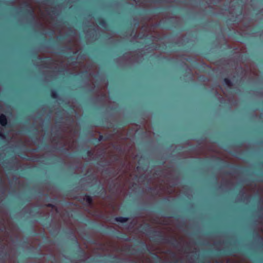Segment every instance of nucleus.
Here are the masks:
<instances>
[{
  "instance_id": "obj_21",
  "label": "nucleus",
  "mask_w": 263,
  "mask_h": 263,
  "mask_svg": "<svg viewBox=\"0 0 263 263\" xmlns=\"http://www.w3.org/2000/svg\"><path fill=\"white\" fill-rule=\"evenodd\" d=\"M36 58H37V60H40L41 63H42L43 64H47V62L46 61V60H49L50 61L52 60V59L50 58H49V57H46L45 58H41V57L37 56L36 57Z\"/></svg>"
},
{
  "instance_id": "obj_11",
  "label": "nucleus",
  "mask_w": 263,
  "mask_h": 263,
  "mask_svg": "<svg viewBox=\"0 0 263 263\" xmlns=\"http://www.w3.org/2000/svg\"><path fill=\"white\" fill-rule=\"evenodd\" d=\"M97 21L101 26L104 28H107V23L105 19L101 17H99L97 18Z\"/></svg>"
},
{
  "instance_id": "obj_58",
  "label": "nucleus",
  "mask_w": 263,
  "mask_h": 263,
  "mask_svg": "<svg viewBox=\"0 0 263 263\" xmlns=\"http://www.w3.org/2000/svg\"><path fill=\"white\" fill-rule=\"evenodd\" d=\"M50 257H52L53 259H55V257L53 256H51Z\"/></svg>"
},
{
  "instance_id": "obj_10",
  "label": "nucleus",
  "mask_w": 263,
  "mask_h": 263,
  "mask_svg": "<svg viewBox=\"0 0 263 263\" xmlns=\"http://www.w3.org/2000/svg\"><path fill=\"white\" fill-rule=\"evenodd\" d=\"M40 220L41 221L42 225L46 226L47 228H49L50 227L51 221L48 218H44L42 216Z\"/></svg>"
},
{
  "instance_id": "obj_41",
  "label": "nucleus",
  "mask_w": 263,
  "mask_h": 263,
  "mask_svg": "<svg viewBox=\"0 0 263 263\" xmlns=\"http://www.w3.org/2000/svg\"><path fill=\"white\" fill-rule=\"evenodd\" d=\"M236 49H237V48H235L234 50H231V51H230V53H231V54H233V53H234V50H236Z\"/></svg>"
},
{
  "instance_id": "obj_20",
  "label": "nucleus",
  "mask_w": 263,
  "mask_h": 263,
  "mask_svg": "<svg viewBox=\"0 0 263 263\" xmlns=\"http://www.w3.org/2000/svg\"><path fill=\"white\" fill-rule=\"evenodd\" d=\"M141 227H142V230L144 232H149L150 233V231H151V230H150V229H151L150 225L148 223L145 224L143 226H141Z\"/></svg>"
},
{
  "instance_id": "obj_55",
  "label": "nucleus",
  "mask_w": 263,
  "mask_h": 263,
  "mask_svg": "<svg viewBox=\"0 0 263 263\" xmlns=\"http://www.w3.org/2000/svg\"><path fill=\"white\" fill-rule=\"evenodd\" d=\"M97 164H98V165H99L102 166V165L100 164V162H98V163H97Z\"/></svg>"
},
{
  "instance_id": "obj_16",
  "label": "nucleus",
  "mask_w": 263,
  "mask_h": 263,
  "mask_svg": "<svg viewBox=\"0 0 263 263\" xmlns=\"http://www.w3.org/2000/svg\"><path fill=\"white\" fill-rule=\"evenodd\" d=\"M115 221L118 222L124 223L127 221L128 218L127 217H124L122 216L117 217L115 219Z\"/></svg>"
},
{
  "instance_id": "obj_25",
  "label": "nucleus",
  "mask_w": 263,
  "mask_h": 263,
  "mask_svg": "<svg viewBox=\"0 0 263 263\" xmlns=\"http://www.w3.org/2000/svg\"><path fill=\"white\" fill-rule=\"evenodd\" d=\"M88 177L89 180H91L93 181H97V177L96 176H95L94 175H93L92 174L89 175L88 176Z\"/></svg>"
},
{
  "instance_id": "obj_4",
  "label": "nucleus",
  "mask_w": 263,
  "mask_h": 263,
  "mask_svg": "<svg viewBox=\"0 0 263 263\" xmlns=\"http://www.w3.org/2000/svg\"><path fill=\"white\" fill-rule=\"evenodd\" d=\"M164 46H165V48L163 47L162 49L168 51H177L181 49L180 43L178 42L170 44L168 46L164 44Z\"/></svg>"
},
{
  "instance_id": "obj_2",
  "label": "nucleus",
  "mask_w": 263,
  "mask_h": 263,
  "mask_svg": "<svg viewBox=\"0 0 263 263\" xmlns=\"http://www.w3.org/2000/svg\"><path fill=\"white\" fill-rule=\"evenodd\" d=\"M149 236L154 242L170 244L175 248H177L181 245V242L176 238L174 237L171 238L166 237L162 235V233L160 231H151Z\"/></svg>"
},
{
  "instance_id": "obj_45",
  "label": "nucleus",
  "mask_w": 263,
  "mask_h": 263,
  "mask_svg": "<svg viewBox=\"0 0 263 263\" xmlns=\"http://www.w3.org/2000/svg\"><path fill=\"white\" fill-rule=\"evenodd\" d=\"M164 201L165 202H168V201H170V200L168 199V198H166L164 199Z\"/></svg>"
},
{
  "instance_id": "obj_24",
  "label": "nucleus",
  "mask_w": 263,
  "mask_h": 263,
  "mask_svg": "<svg viewBox=\"0 0 263 263\" xmlns=\"http://www.w3.org/2000/svg\"><path fill=\"white\" fill-rule=\"evenodd\" d=\"M151 45L152 47L154 48L155 49H160L161 48V46L159 44H155V43H152L151 44Z\"/></svg>"
},
{
  "instance_id": "obj_13",
  "label": "nucleus",
  "mask_w": 263,
  "mask_h": 263,
  "mask_svg": "<svg viewBox=\"0 0 263 263\" xmlns=\"http://www.w3.org/2000/svg\"><path fill=\"white\" fill-rule=\"evenodd\" d=\"M7 118L4 114L0 115V124L2 126L6 127L7 125Z\"/></svg>"
},
{
  "instance_id": "obj_12",
  "label": "nucleus",
  "mask_w": 263,
  "mask_h": 263,
  "mask_svg": "<svg viewBox=\"0 0 263 263\" xmlns=\"http://www.w3.org/2000/svg\"><path fill=\"white\" fill-rule=\"evenodd\" d=\"M112 135L110 134L105 135L104 136L100 135L97 140V143H99L101 141H106L108 140H110L112 138Z\"/></svg>"
},
{
  "instance_id": "obj_19",
  "label": "nucleus",
  "mask_w": 263,
  "mask_h": 263,
  "mask_svg": "<svg viewBox=\"0 0 263 263\" xmlns=\"http://www.w3.org/2000/svg\"><path fill=\"white\" fill-rule=\"evenodd\" d=\"M83 154L84 156H92L93 155V153L89 148L85 149L83 151Z\"/></svg>"
},
{
  "instance_id": "obj_14",
  "label": "nucleus",
  "mask_w": 263,
  "mask_h": 263,
  "mask_svg": "<svg viewBox=\"0 0 263 263\" xmlns=\"http://www.w3.org/2000/svg\"><path fill=\"white\" fill-rule=\"evenodd\" d=\"M223 167H230L232 170H233L234 171H237L238 170L242 168V167L241 166L237 165H232L228 163H225L223 165Z\"/></svg>"
},
{
  "instance_id": "obj_52",
  "label": "nucleus",
  "mask_w": 263,
  "mask_h": 263,
  "mask_svg": "<svg viewBox=\"0 0 263 263\" xmlns=\"http://www.w3.org/2000/svg\"><path fill=\"white\" fill-rule=\"evenodd\" d=\"M58 38L60 40H63V37H58Z\"/></svg>"
},
{
  "instance_id": "obj_32",
  "label": "nucleus",
  "mask_w": 263,
  "mask_h": 263,
  "mask_svg": "<svg viewBox=\"0 0 263 263\" xmlns=\"http://www.w3.org/2000/svg\"><path fill=\"white\" fill-rule=\"evenodd\" d=\"M47 207L53 208H54V205L51 203H48L46 205Z\"/></svg>"
},
{
  "instance_id": "obj_44",
  "label": "nucleus",
  "mask_w": 263,
  "mask_h": 263,
  "mask_svg": "<svg viewBox=\"0 0 263 263\" xmlns=\"http://www.w3.org/2000/svg\"><path fill=\"white\" fill-rule=\"evenodd\" d=\"M241 154V153H240V152H238V153H237V154H233V155H234V156H236V157H238V156H239V155H238V154Z\"/></svg>"
},
{
  "instance_id": "obj_31",
  "label": "nucleus",
  "mask_w": 263,
  "mask_h": 263,
  "mask_svg": "<svg viewBox=\"0 0 263 263\" xmlns=\"http://www.w3.org/2000/svg\"><path fill=\"white\" fill-rule=\"evenodd\" d=\"M41 256L42 254L40 253H37V254L34 255V257L36 258L41 257Z\"/></svg>"
},
{
  "instance_id": "obj_38",
  "label": "nucleus",
  "mask_w": 263,
  "mask_h": 263,
  "mask_svg": "<svg viewBox=\"0 0 263 263\" xmlns=\"http://www.w3.org/2000/svg\"><path fill=\"white\" fill-rule=\"evenodd\" d=\"M184 50H185V51H190V50H191V48H189V47H188V46H187V47H184Z\"/></svg>"
},
{
  "instance_id": "obj_30",
  "label": "nucleus",
  "mask_w": 263,
  "mask_h": 263,
  "mask_svg": "<svg viewBox=\"0 0 263 263\" xmlns=\"http://www.w3.org/2000/svg\"><path fill=\"white\" fill-rule=\"evenodd\" d=\"M65 47H62L61 48L59 49L60 51L59 52L60 53H64V49Z\"/></svg>"
},
{
  "instance_id": "obj_7",
  "label": "nucleus",
  "mask_w": 263,
  "mask_h": 263,
  "mask_svg": "<svg viewBox=\"0 0 263 263\" xmlns=\"http://www.w3.org/2000/svg\"><path fill=\"white\" fill-rule=\"evenodd\" d=\"M72 240L73 241V243L78 248L79 250L77 251L78 253H79V254H78V257L79 256H83L85 254L84 251L81 249L80 244L76 237H73L72 239Z\"/></svg>"
},
{
  "instance_id": "obj_51",
  "label": "nucleus",
  "mask_w": 263,
  "mask_h": 263,
  "mask_svg": "<svg viewBox=\"0 0 263 263\" xmlns=\"http://www.w3.org/2000/svg\"><path fill=\"white\" fill-rule=\"evenodd\" d=\"M161 172V171H157V172L156 173V175H158L159 174V172Z\"/></svg>"
},
{
  "instance_id": "obj_59",
  "label": "nucleus",
  "mask_w": 263,
  "mask_h": 263,
  "mask_svg": "<svg viewBox=\"0 0 263 263\" xmlns=\"http://www.w3.org/2000/svg\"><path fill=\"white\" fill-rule=\"evenodd\" d=\"M2 190H3V191H2V192L3 193H4V190L3 189Z\"/></svg>"
},
{
  "instance_id": "obj_15",
  "label": "nucleus",
  "mask_w": 263,
  "mask_h": 263,
  "mask_svg": "<svg viewBox=\"0 0 263 263\" xmlns=\"http://www.w3.org/2000/svg\"><path fill=\"white\" fill-rule=\"evenodd\" d=\"M229 35L230 36H233L234 38L238 40L240 39V37H242L243 36L242 34L241 33L236 31H233Z\"/></svg>"
},
{
  "instance_id": "obj_3",
  "label": "nucleus",
  "mask_w": 263,
  "mask_h": 263,
  "mask_svg": "<svg viewBox=\"0 0 263 263\" xmlns=\"http://www.w3.org/2000/svg\"><path fill=\"white\" fill-rule=\"evenodd\" d=\"M241 252L244 255H246L248 258H252L253 254L245 251H241L236 248H232L231 249H222L216 251L215 255L217 256H220L222 255H231L233 253L236 252Z\"/></svg>"
},
{
  "instance_id": "obj_50",
  "label": "nucleus",
  "mask_w": 263,
  "mask_h": 263,
  "mask_svg": "<svg viewBox=\"0 0 263 263\" xmlns=\"http://www.w3.org/2000/svg\"><path fill=\"white\" fill-rule=\"evenodd\" d=\"M65 71V69H64V68H62V69H61L60 70V72H63V71Z\"/></svg>"
},
{
  "instance_id": "obj_42",
  "label": "nucleus",
  "mask_w": 263,
  "mask_h": 263,
  "mask_svg": "<svg viewBox=\"0 0 263 263\" xmlns=\"http://www.w3.org/2000/svg\"><path fill=\"white\" fill-rule=\"evenodd\" d=\"M89 241L93 244L96 243V241L94 240H90Z\"/></svg>"
},
{
  "instance_id": "obj_29",
  "label": "nucleus",
  "mask_w": 263,
  "mask_h": 263,
  "mask_svg": "<svg viewBox=\"0 0 263 263\" xmlns=\"http://www.w3.org/2000/svg\"><path fill=\"white\" fill-rule=\"evenodd\" d=\"M115 148L116 149H117L120 152H121L122 149L121 146L120 145H118V146H116Z\"/></svg>"
},
{
  "instance_id": "obj_28",
  "label": "nucleus",
  "mask_w": 263,
  "mask_h": 263,
  "mask_svg": "<svg viewBox=\"0 0 263 263\" xmlns=\"http://www.w3.org/2000/svg\"><path fill=\"white\" fill-rule=\"evenodd\" d=\"M139 179L144 181L146 179V176L144 174L141 175L139 176Z\"/></svg>"
},
{
  "instance_id": "obj_6",
  "label": "nucleus",
  "mask_w": 263,
  "mask_h": 263,
  "mask_svg": "<svg viewBox=\"0 0 263 263\" xmlns=\"http://www.w3.org/2000/svg\"><path fill=\"white\" fill-rule=\"evenodd\" d=\"M137 245H140V247L138 249L137 252L140 253H145L149 252V249L147 245L143 241H138Z\"/></svg>"
},
{
  "instance_id": "obj_9",
  "label": "nucleus",
  "mask_w": 263,
  "mask_h": 263,
  "mask_svg": "<svg viewBox=\"0 0 263 263\" xmlns=\"http://www.w3.org/2000/svg\"><path fill=\"white\" fill-rule=\"evenodd\" d=\"M83 200L86 202L88 206H91L93 204V199L92 197L87 194H84Z\"/></svg>"
},
{
  "instance_id": "obj_53",
  "label": "nucleus",
  "mask_w": 263,
  "mask_h": 263,
  "mask_svg": "<svg viewBox=\"0 0 263 263\" xmlns=\"http://www.w3.org/2000/svg\"><path fill=\"white\" fill-rule=\"evenodd\" d=\"M32 151L36 152V151H37V149H33Z\"/></svg>"
},
{
  "instance_id": "obj_17",
  "label": "nucleus",
  "mask_w": 263,
  "mask_h": 263,
  "mask_svg": "<svg viewBox=\"0 0 263 263\" xmlns=\"http://www.w3.org/2000/svg\"><path fill=\"white\" fill-rule=\"evenodd\" d=\"M50 95L52 99H58L59 97V93L56 90L53 89L50 91Z\"/></svg>"
},
{
  "instance_id": "obj_40",
  "label": "nucleus",
  "mask_w": 263,
  "mask_h": 263,
  "mask_svg": "<svg viewBox=\"0 0 263 263\" xmlns=\"http://www.w3.org/2000/svg\"><path fill=\"white\" fill-rule=\"evenodd\" d=\"M69 110H70V111L72 112V111H73V110H74V108H73V107H72V106H70V107H69Z\"/></svg>"
},
{
  "instance_id": "obj_56",
  "label": "nucleus",
  "mask_w": 263,
  "mask_h": 263,
  "mask_svg": "<svg viewBox=\"0 0 263 263\" xmlns=\"http://www.w3.org/2000/svg\"><path fill=\"white\" fill-rule=\"evenodd\" d=\"M69 234H72V232L71 231H69Z\"/></svg>"
},
{
  "instance_id": "obj_54",
  "label": "nucleus",
  "mask_w": 263,
  "mask_h": 263,
  "mask_svg": "<svg viewBox=\"0 0 263 263\" xmlns=\"http://www.w3.org/2000/svg\"><path fill=\"white\" fill-rule=\"evenodd\" d=\"M161 164H164L165 163V161H162V162H160Z\"/></svg>"
},
{
  "instance_id": "obj_34",
  "label": "nucleus",
  "mask_w": 263,
  "mask_h": 263,
  "mask_svg": "<svg viewBox=\"0 0 263 263\" xmlns=\"http://www.w3.org/2000/svg\"><path fill=\"white\" fill-rule=\"evenodd\" d=\"M114 160L115 161H118L119 160V158L117 156H115L114 157Z\"/></svg>"
},
{
  "instance_id": "obj_37",
  "label": "nucleus",
  "mask_w": 263,
  "mask_h": 263,
  "mask_svg": "<svg viewBox=\"0 0 263 263\" xmlns=\"http://www.w3.org/2000/svg\"><path fill=\"white\" fill-rule=\"evenodd\" d=\"M3 184H4V182H3V179L1 177H0V184L3 185Z\"/></svg>"
},
{
  "instance_id": "obj_33",
  "label": "nucleus",
  "mask_w": 263,
  "mask_h": 263,
  "mask_svg": "<svg viewBox=\"0 0 263 263\" xmlns=\"http://www.w3.org/2000/svg\"><path fill=\"white\" fill-rule=\"evenodd\" d=\"M98 138H93V143L94 144H98L99 143H97V140H98Z\"/></svg>"
},
{
  "instance_id": "obj_8",
  "label": "nucleus",
  "mask_w": 263,
  "mask_h": 263,
  "mask_svg": "<svg viewBox=\"0 0 263 263\" xmlns=\"http://www.w3.org/2000/svg\"><path fill=\"white\" fill-rule=\"evenodd\" d=\"M97 188V190L93 192V194L106 195V191L102 184L98 185Z\"/></svg>"
},
{
  "instance_id": "obj_47",
  "label": "nucleus",
  "mask_w": 263,
  "mask_h": 263,
  "mask_svg": "<svg viewBox=\"0 0 263 263\" xmlns=\"http://www.w3.org/2000/svg\"><path fill=\"white\" fill-rule=\"evenodd\" d=\"M53 33H54V31L52 30L50 32V34L52 35L53 34Z\"/></svg>"
},
{
  "instance_id": "obj_23",
  "label": "nucleus",
  "mask_w": 263,
  "mask_h": 263,
  "mask_svg": "<svg viewBox=\"0 0 263 263\" xmlns=\"http://www.w3.org/2000/svg\"><path fill=\"white\" fill-rule=\"evenodd\" d=\"M55 149L59 150L63 153H66L68 151V149L67 148H66L64 147V146H62L61 147H55Z\"/></svg>"
},
{
  "instance_id": "obj_18",
  "label": "nucleus",
  "mask_w": 263,
  "mask_h": 263,
  "mask_svg": "<svg viewBox=\"0 0 263 263\" xmlns=\"http://www.w3.org/2000/svg\"><path fill=\"white\" fill-rule=\"evenodd\" d=\"M223 81L225 83V84L228 86L229 87L231 88L232 86H233V82L231 81V80L228 78H226L224 79L223 80Z\"/></svg>"
},
{
  "instance_id": "obj_36",
  "label": "nucleus",
  "mask_w": 263,
  "mask_h": 263,
  "mask_svg": "<svg viewBox=\"0 0 263 263\" xmlns=\"http://www.w3.org/2000/svg\"><path fill=\"white\" fill-rule=\"evenodd\" d=\"M51 13H52L53 14H55L56 12H55V8L52 9L51 10Z\"/></svg>"
},
{
  "instance_id": "obj_49",
  "label": "nucleus",
  "mask_w": 263,
  "mask_h": 263,
  "mask_svg": "<svg viewBox=\"0 0 263 263\" xmlns=\"http://www.w3.org/2000/svg\"><path fill=\"white\" fill-rule=\"evenodd\" d=\"M256 236H257V237H258L259 238H261V237L260 236V235H259V234H258V233H256Z\"/></svg>"
},
{
  "instance_id": "obj_60",
  "label": "nucleus",
  "mask_w": 263,
  "mask_h": 263,
  "mask_svg": "<svg viewBox=\"0 0 263 263\" xmlns=\"http://www.w3.org/2000/svg\"><path fill=\"white\" fill-rule=\"evenodd\" d=\"M218 160H221L220 158H217Z\"/></svg>"
},
{
  "instance_id": "obj_1",
  "label": "nucleus",
  "mask_w": 263,
  "mask_h": 263,
  "mask_svg": "<svg viewBox=\"0 0 263 263\" xmlns=\"http://www.w3.org/2000/svg\"><path fill=\"white\" fill-rule=\"evenodd\" d=\"M77 218H78V219L81 221H88L90 225L89 227L92 229H98L100 232L104 233L110 234L117 238L123 239L126 241H129L130 240L129 238L126 236V235L123 233L122 232L119 231L108 230V227L104 228L103 227V226H100V224L96 223L93 221H91L88 219H86L85 217L81 213H78L77 214Z\"/></svg>"
},
{
  "instance_id": "obj_35",
  "label": "nucleus",
  "mask_w": 263,
  "mask_h": 263,
  "mask_svg": "<svg viewBox=\"0 0 263 263\" xmlns=\"http://www.w3.org/2000/svg\"><path fill=\"white\" fill-rule=\"evenodd\" d=\"M63 119V118L62 117H60L58 120H57V123H61V120Z\"/></svg>"
},
{
  "instance_id": "obj_39",
  "label": "nucleus",
  "mask_w": 263,
  "mask_h": 263,
  "mask_svg": "<svg viewBox=\"0 0 263 263\" xmlns=\"http://www.w3.org/2000/svg\"><path fill=\"white\" fill-rule=\"evenodd\" d=\"M43 147H44V148H47L49 147V145L48 144H46V143H44L43 145Z\"/></svg>"
},
{
  "instance_id": "obj_27",
  "label": "nucleus",
  "mask_w": 263,
  "mask_h": 263,
  "mask_svg": "<svg viewBox=\"0 0 263 263\" xmlns=\"http://www.w3.org/2000/svg\"><path fill=\"white\" fill-rule=\"evenodd\" d=\"M48 47L50 48H52L53 49H56L57 48H55V43L54 42L52 43V44H50L48 46Z\"/></svg>"
},
{
  "instance_id": "obj_46",
  "label": "nucleus",
  "mask_w": 263,
  "mask_h": 263,
  "mask_svg": "<svg viewBox=\"0 0 263 263\" xmlns=\"http://www.w3.org/2000/svg\"><path fill=\"white\" fill-rule=\"evenodd\" d=\"M69 59H70V60H73L74 59L72 55H70L69 57Z\"/></svg>"
},
{
  "instance_id": "obj_43",
  "label": "nucleus",
  "mask_w": 263,
  "mask_h": 263,
  "mask_svg": "<svg viewBox=\"0 0 263 263\" xmlns=\"http://www.w3.org/2000/svg\"><path fill=\"white\" fill-rule=\"evenodd\" d=\"M226 45L227 46L228 48L231 49L232 47L230 45H228L227 43H226Z\"/></svg>"
},
{
  "instance_id": "obj_48",
  "label": "nucleus",
  "mask_w": 263,
  "mask_h": 263,
  "mask_svg": "<svg viewBox=\"0 0 263 263\" xmlns=\"http://www.w3.org/2000/svg\"><path fill=\"white\" fill-rule=\"evenodd\" d=\"M149 190H151V191H153V190H154V189L153 188V187H149Z\"/></svg>"
},
{
  "instance_id": "obj_57",
  "label": "nucleus",
  "mask_w": 263,
  "mask_h": 263,
  "mask_svg": "<svg viewBox=\"0 0 263 263\" xmlns=\"http://www.w3.org/2000/svg\"><path fill=\"white\" fill-rule=\"evenodd\" d=\"M109 164H109V163L108 162H107V165H109Z\"/></svg>"
},
{
  "instance_id": "obj_22",
  "label": "nucleus",
  "mask_w": 263,
  "mask_h": 263,
  "mask_svg": "<svg viewBox=\"0 0 263 263\" xmlns=\"http://www.w3.org/2000/svg\"><path fill=\"white\" fill-rule=\"evenodd\" d=\"M125 250L128 251L131 254H135L134 252V251H135V248L133 246H127L125 248Z\"/></svg>"
},
{
  "instance_id": "obj_5",
  "label": "nucleus",
  "mask_w": 263,
  "mask_h": 263,
  "mask_svg": "<svg viewBox=\"0 0 263 263\" xmlns=\"http://www.w3.org/2000/svg\"><path fill=\"white\" fill-rule=\"evenodd\" d=\"M26 6L28 8L24 10V14L27 17L30 22H34L35 20L34 11L29 4H26Z\"/></svg>"
},
{
  "instance_id": "obj_26",
  "label": "nucleus",
  "mask_w": 263,
  "mask_h": 263,
  "mask_svg": "<svg viewBox=\"0 0 263 263\" xmlns=\"http://www.w3.org/2000/svg\"><path fill=\"white\" fill-rule=\"evenodd\" d=\"M7 135L1 132H0V138L2 139H5L6 138Z\"/></svg>"
}]
</instances>
